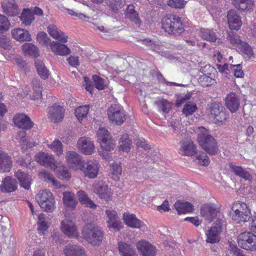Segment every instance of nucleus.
I'll list each match as a JSON object with an SVG mask.
<instances>
[{"label":"nucleus","instance_id":"64","mask_svg":"<svg viewBox=\"0 0 256 256\" xmlns=\"http://www.w3.org/2000/svg\"><path fill=\"white\" fill-rule=\"evenodd\" d=\"M108 226L116 231H119L122 228V223L119 218L108 222Z\"/></svg>","mask_w":256,"mask_h":256},{"label":"nucleus","instance_id":"10","mask_svg":"<svg viewBox=\"0 0 256 256\" xmlns=\"http://www.w3.org/2000/svg\"><path fill=\"white\" fill-rule=\"evenodd\" d=\"M64 109L56 104L48 108V118L54 123H58L62 120L64 118Z\"/></svg>","mask_w":256,"mask_h":256},{"label":"nucleus","instance_id":"17","mask_svg":"<svg viewBox=\"0 0 256 256\" xmlns=\"http://www.w3.org/2000/svg\"><path fill=\"white\" fill-rule=\"evenodd\" d=\"M225 104L231 112H235L240 106V98L236 94L230 92L225 98Z\"/></svg>","mask_w":256,"mask_h":256},{"label":"nucleus","instance_id":"1","mask_svg":"<svg viewBox=\"0 0 256 256\" xmlns=\"http://www.w3.org/2000/svg\"><path fill=\"white\" fill-rule=\"evenodd\" d=\"M197 139L199 144L210 155H216L219 150L216 140L210 135L208 130L204 127L198 128Z\"/></svg>","mask_w":256,"mask_h":256},{"label":"nucleus","instance_id":"32","mask_svg":"<svg viewBox=\"0 0 256 256\" xmlns=\"http://www.w3.org/2000/svg\"><path fill=\"white\" fill-rule=\"evenodd\" d=\"M118 249L122 256H138L133 247L128 243L119 242Z\"/></svg>","mask_w":256,"mask_h":256},{"label":"nucleus","instance_id":"48","mask_svg":"<svg viewBox=\"0 0 256 256\" xmlns=\"http://www.w3.org/2000/svg\"><path fill=\"white\" fill-rule=\"evenodd\" d=\"M56 172L60 178L66 180L70 179L71 176L67 168L63 166H56Z\"/></svg>","mask_w":256,"mask_h":256},{"label":"nucleus","instance_id":"30","mask_svg":"<svg viewBox=\"0 0 256 256\" xmlns=\"http://www.w3.org/2000/svg\"><path fill=\"white\" fill-rule=\"evenodd\" d=\"M64 253L66 256H86L84 250L76 245L68 244L66 246Z\"/></svg>","mask_w":256,"mask_h":256},{"label":"nucleus","instance_id":"57","mask_svg":"<svg viewBox=\"0 0 256 256\" xmlns=\"http://www.w3.org/2000/svg\"><path fill=\"white\" fill-rule=\"evenodd\" d=\"M142 44L146 45L154 52L159 53L161 52V46L158 43H156L151 40L148 39L144 40H142Z\"/></svg>","mask_w":256,"mask_h":256},{"label":"nucleus","instance_id":"9","mask_svg":"<svg viewBox=\"0 0 256 256\" xmlns=\"http://www.w3.org/2000/svg\"><path fill=\"white\" fill-rule=\"evenodd\" d=\"M220 214V208L214 203L204 204L200 208L202 216L209 222L213 221Z\"/></svg>","mask_w":256,"mask_h":256},{"label":"nucleus","instance_id":"24","mask_svg":"<svg viewBox=\"0 0 256 256\" xmlns=\"http://www.w3.org/2000/svg\"><path fill=\"white\" fill-rule=\"evenodd\" d=\"M61 229L68 236H76L77 235L76 226L71 220L66 219L62 220Z\"/></svg>","mask_w":256,"mask_h":256},{"label":"nucleus","instance_id":"23","mask_svg":"<svg viewBox=\"0 0 256 256\" xmlns=\"http://www.w3.org/2000/svg\"><path fill=\"white\" fill-rule=\"evenodd\" d=\"M11 34L14 38L17 41L24 42L32 40L31 36L28 30L20 28H14L11 30Z\"/></svg>","mask_w":256,"mask_h":256},{"label":"nucleus","instance_id":"18","mask_svg":"<svg viewBox=\"0 0 256 256\" xmlns=\"http://www.w3.org/2000/svg\"><path fill=\"white\" fill-rule=\"evenodd\" d=\"M180 154L182 156H192L196 154V146L192 140H186L180 142Z\"/></svg>","mask_w":256,"mask_h":256},{"label":"nucleus","instance_id":"27","mask_svg":"<svg viewBox=\"0 0 256 256\" xmlns=\"http://www.w3.org/2000/svg\"><path fill=\"white\" fill-rule=\"evenodd\" d=\"M17 188L16 180L10 176H7L2 180L0 190L3 192H11L15 191Z\"/></svg>","mask_w":256,"mask_h":256},{"label":"nucleus","instance_id":"21","mask_svg":"<svg viewBox=\"0 0 256 256\" xmlns=\"http://www.w3.org/2000/svg\"><path fill=\"white\" fill-rule=\"evenodd\" d=\"M3 12L10 16H14L18 13V7L14 0H4L2 2Z\"/></svg>","mask_w":256,"mask_h":256},{"label":"nucleus","instance_id":"62","mask_svg":"<svg viewBox=\"0 0 256 256\" xmlns=\"http://www.w3.org/2000/svg\"><path fill=\"white\" fill-rule=\"evenodd\" d=\"M32 158L29 156H26L24 158H20L18 160L17 163L22 166L30 168L32 166Z\"/></svg>","mask_w":256,"mask_h":256},{"label":"nucleus","instance_id":"35","mask_svg":"<svg viewBox=\"0 0 256 256\" xmlns=\"http://www.w3.org/2000/svg\"><path fill=\"white\" fill-rule=\"evenodd\" d=\"M174 206L178 214L190 212L193 210V206L188 202L178 200L174 204Z\"/></svg>","mask_w":256,"mask_h":256},{"label":"nucleus","instance_id":"46","mask_svg":"<svg viewBox=\"0 0 256 256\" xmlns=\"http://www.w3.org/2000/svg\"><path fill=\"white\" fill-rule=\"evenodd\" d=\"M120 150L123 152H128L132 144L131 140L128 138L127 134H123L119 141Z\"/></svg>","mask_w":256,"mask_h":256},{"label":"nucleus","instance_id":"44","mask_svg":"<svg viewBox=\"0 0 256 256\" xmlns=\"http://www.w3.org/2000/svg\"><path fill=\"white\" fill-rule=\"evenodd\" d=\"M250 210L244 211L242 213H232V219L236 223L242 222H245L248 220L250 218Z\"/></svg>","mask_w":256,"mask_h":256},{"label":"nucleus","instance_id":"2","mask_svg":"<svg viewBox=\"0 0 256 256\" xmlns=\"http://www.w3.org/2000/svg\"><path fill=\"white\" fill-rule=\"evenodd\" d=\"M162 28L166 32L174 36H180L184 28L180 18L174 14H167L162 20Z\"/></svg>","mask_w":256,"mask_h":256},{"label":"nucleus","instance_id":"58","mask_svg":"<svg viewBox=\"0 0 256 256\" xmlns=\"http://www.w3.org/2000/svg\"><path fill=\"white\" fill-rule=\"evenodd\" d=\"M49 148L54 150L57 155H60L62 154L63 150L62 148V144L59 140L54 141L49 145Z\"/></svg>","mask_w":256,"mask_h":256},{"label":"nucleus","instance_id":"11","mask_svg":"<svg viewBox=\"0 0 256 256\" xmlns=\"http://www.w3.org/2000/svg\"><path fill=\"white\" fill-rule=\"evenodd\" d=\"M80 170L84 176L90 178L96 177L99 170L98 163L96 161L90 160L84 162Z\"/></svg>","mask_w":256,"mask_h":256},{"label":"nucleus","instance_id":"47","mask_svg":"<svg viewBox=\"0 0 256 256\" xmlns=\"http://www.w3.org/2000/svg\"><path fill=\"white\" fill-rule=\"evenodd\" d=\"M46 216L44 214H40L38 216V228L39 233L44 234L48 228V223L46 222Z\"/></svg>","mask_w":256,"mask_h":256},{"label":"nucleus","instance_id":"20","mask_svg":"<svg viewBox=\"0 0 256 256\" xmlns=\"http://www.w3.org/2000/svg\"><path fill=\"white\" fill-rule=\"evenodd\" d=\"M136 247L142 256H154L156 254L155 247L146 241L138 242Z\"/></svg>","mask_w":256,"mask_h":256},{"label":"nucleus","instance_id":"38","mask_svg":"<svg viewBox=\"0 0 256 256\" xmlns=\"http://www.w3.org/2000/svg\"><path fill=\"white\" fill-rule=\"evenodd\" d=\"M32 85L34 93L32 96L31 99L33 100H40L42 98V88L40 80L34 79L32 82Z\"/></svg>","mask_w":256,"mask_h":256},{"label":"nucleus","instance_id":"33","mask_svg":"<svg viewBox=\"0 0 256 256\" xmlns=\"http://www.w3.org/2000/svg\"><path fill=\"white\" fill-rule=\"evenodd\" d=\"M63 194V202L68 208L74 210L78 202H76L74 193L70 192H65Z\"/></svg>","mask_w":256,"mask_h":256},{"label":"nucleus","instance_id":"22","mask_svg":"<svg viewBox=\"0 0 256 256\" xmlns=\"http://www.w3.org/2000/svg\"><path fill=\"white\" fill-rule=\"evenodd\" d=\"M222 226L220 224L212 226L206 232V242L211 244L216 243L220 240L219 235L222 232Z\"/></svg>","mask_w":256,"mask_h":256},{"label":"nucleus","instance_id":"56","mask_svg":"<svg viewBox=\"0 0 256 256\" xmlns=\"http://www.w3.org/2000/svg\"><path fill=\"white\" fill-rule=\"evenodd\" d=\"M230 70L234 74V76L236 77L242 78L244 76V73L240 64H230Z\"/></svg>","mask_w":256,"mask_h":256},{"label":"nucleus","instance_id":"43","mask_svg":"<svg viewBox=\"0 0 256 256\" xmlns=\"http://www.w3.org/2000/svg\"><path fill=\"white\" fill-rule=\"evenodd\" d=\"M124 0H107L108 7L114 14H118L120 9L124 6Z\"/></svg>","mask_w":256,"mask_h":256},{"label":"nucleus","instance_id":"52","mask_svg":"<svg viewBox=\"0 0 256 256\" xmlns=\"http://www.w3.org/2000/svg\"><path fill=\"white\" fill-rule=\"evenodd\" d=\"M232 209L233 211L232 213H242L244 211L250 210L246 203L240 202L234 203Z\"/></svg>","mask_w":256,"mask_h":256},{"label":"nucleus","instance_id":"12","mask_svg":"<svg viewBox=\"0 0 256 256\" xmlns=\"http://www.w3.org/2000/svg\"><path fill=\"white\" fill-rule=\"evenodd\" d=\"M36 160L40 164L55 170L56 164L54 156L44 152H40L36 154Z\"/></svg>","mask_w":256,"mask_h":256},{"label":"nucleus","instance_id":"49","mask_svg":"<svg viewBox=\"0 0 256 256\" xmlns=\"http://www.w3.org/2000/svg\"><path fill=\"white\" fill-rule=\"evenodd\" d=\"M89 108L88 106H80L75 110V114L78 121L81 122L87 116Z\"/></svg>","mask_w":256,"mask_h":256},{"label":"nucleus","instance_id":"55","mask_svg":"<svg viewBox=\"0 0 256 256\" xmlns=\"http://www.w3.org/2000/svg\"><path fill=\"white\" fill-rule=\"evenodd\" d=\"M10 27V23L8 18L0 14V33H3L8 30Z\"/></svg>","mask_w":256,"mask_h":256},{"label":"nucleus","instance_id":"50","mask_svg":"<svg viewBox=\"0 0 256 256\" xmlns=\"http://www.w3.org/2000/svg\"><path fill=\"white\" fill-rule=\"evenodd\" d=\"M226 38L232 44L236 46L237 48L240 45V43L243 42L240 38V36L234 32L228 33Z\"/></svg>","mask_w":256,"mask_h":256},{"label":"nucleus","instance_id":"36","mask_svg":"<svg viewBox=\"0 0 256 256\" xmlns=\"http://www.w3.org/2000/svg\"><path fill=\"white\" fill-rule=\"evenodd\" d=\"M77 196L80 202L85 204L86 207L95 209L97 206L94 203L92 200L90 199L86 194L83 190H80L77 192Z\"/></svg>","mask_w":256,"mask_h":256},{"label":"nucleus","instance_id":"39","mask_svg":"<svg viewBox=\"0 0 256 256\" xmlns=\"http://www.w3.org/2000/svg\"><path fill=\"white\" fill-rule=\"evenodd\" d=\"M22 23L26 26H30L34 20L33 12L28 9H24L20 16Z\"/></svg>","mask_w":256,"mask_h":256},{"label":"nucleus","instance_id":"31","mask_svg":"<svg viewBox=\"0 0 256 256\" xmlns=\"http://www.w3.org/2000/svg\"><path fill=\"white\" fill-rule=\"evenodd\" d=\"M12 166L11 158L0 150V172H9Z\"/></svg>","mask_w":256,"mask_h":256},{"label":"nucleus","instance_id":"19","mask_svg":"<svg viewBox=\"0 0 256 256\" xmlns=\"http://www.w3.org/2000/svg\"><path fill=\"white\" fill-rule=\"evenodd\" d=\"M94 192L98 194L100 198L104 200H108L112 195L110 188L102 182H98L94 186Z\"/></svg>","mask_w":256,"mask_h":256},{"label":"nucleus","instance_id":"13","mask_svg":"<svg viewBox=\"0 0 256 256\" xmlns=\"http://www.w3.org/2000/svg\"><path fill=\"white\" fill-rule=\"evenodd\" d=\"M227 18L228 26L232 30H238L242 25L241 17L234 10L228 12Z\"/></svg>","mask_w":256,"mask_h":256},{"label":"nucleus","instance_id":"6","mask_svg":"<svg viewBox=\"0 0 256 256\" xmlns=\"http://www.w3.org/2000/svg\"><path fill=\"white\" fill-rule=\"evenodd\" d=\"M107 112L110 121L117 125H121L126 120V116L120 105H112L108 108Z\"/></svg>","mask_w":256,"mask_h":256},{"label":"nucleus","instance_id":"15","mask_svg":"<svg viewBox=\"0 0 256 256\" xmlns=\"http://www.w3.org/2000/svg\"><path fill=\"white\" fill-rule=\"evenodd\" d=\"M77 144L82 152L86 155L92 154L94 148V144L90 138L82 137L78 139Z\"/></svg>","mask_w":256,"mask_h":256},{"label":"nucleus","instance_id":"29","mask_svg":"<svg viewBox=\"0 0 256 256\" xmlns=\"http://www.w3.org/2000/svg\"><path fill=\"white\" fill-rule=\"evenodd\" d=\"M126 18L130 20L131 22L138 26L141 24V20L139 17L138 14L134 10V5L130 4L128 6L126 10L124 12Z\"/></svg>","mask_w":256,"mask_h":256},{"label":"nucleus","instance_id":"8","mask_svg":"<svg viewBox=\"0 0 256 256\" xmlns=\"http://www.w3.org/2000/svg\"><path fill=\"white\" fill-rule=\"evenodd\" d=\"M210 114L216 122L223 124L229 117V114L220 102H212L210 107Z\"/></svg>","mask_w":256,"mask_h":256},{"label":"nucleus","instance_id":"51","mask_svg":"<svg viewBox=\"0 0 256 256\" xmlns=\"http://www.w3.org/2000/svg\"><path fill=\"white\" fill-rule=\"evenodd\" d=\"M198 82L202 86H208L213 84L215 80L210 76L203 74L199 77Z\"/></svg>","mask_w":256,"mask_h":256},{"label":"nucleus","instance_id":"61","mask_svg":"<svg viewBox=\"0 0 256 256\" xmlns=\"http://www.w3.org/2000/svg\"><path fill=\"white\" fill-rule=\"evenodd\" d=\"M159 108L164 113L168 114L172 108V104L168 100L162 99L158 102Z\"/></svg>","mask_w":256,"mask_h":256},{"label":"nucleus","instance_id":"60","mask_svg":"<svg viewBox=\"0 0 256 256\" xmlns=\"http://www.w3.org/2000/svg\"><path fill=\"white\" fill-rule=\"evenodd\" d=\"M0 46L4 50H10L12 45L10 38L2 34L0 35Z\"/></svg>","mask_w":256,"mask_h":256},{"label":"nucleus","instance_id":"26","mask_svg":"<svg viewBox=\"0 0 256 256\" xmlns=\"http://www.w3.org/2000/svg\"><path fill=\"white\" fill-rule=\"evenodd\" d=\"M15 175L20 182V186L25 190H28L32 182L31 176L20 170L16 172Z\"/></svg>","mask_w":256,"mask_h":256},{"label":"nucleus","instance_id":"3","mask_svg":"<svg viewBox=\"0 0 256 256\" xmlns=\"http://www.w3.org/2000/svg\"><path fill=\"white\" fill-rule=\"evenodd\" d=\"M40 207L45 212H52L55 208V200L52 194L46 190H40L36 196Z\"/></svg>","mask_w":256,"mask_h":256},{"label":"nucleus","instance_id":"28","mask_svg":"<svg viewBox=\"0 0 256 256\" xmlns=\"http://www.w3.org/2000/svg\"><path fill=\"white\" fill-rule=\"evenodd\" d=\"M229 166L232 172L240 178L246 180H252V176L242 166H236L232 163L230 164Z\"/></svg>","mask_w":256,"mask_h":256},{"label":"nucleus","instance_id":"40","mask_svg":"<svg viewBox=\"0 0 256 256\" xmlns=\"http://www.w3.org/2000/svg\"><path fill=\"white\" fill-rule=\"evenodd\" d=\"M23 52L30 56L37 57L39 56L38 49L31 43H25L22 46Z\"/></svg>","mask_w":256,"mask_h":256},{"label":"nucleus","instance_id":"37","mask_svg":"<svg viewBox=\"0 0 256 256\" xmlns=\"http://www.w3.org/2000/svg\"><path fill=\"white\" fill-rule=\"evenodd\" d=\"M232 3L237 9L242 11L250 10L254 5L252 0H233Z\"/></svg>","mask_w":256,"mask_h":256},{"label":"nucleus","instance_id":"34","mask_svg":"<svg viewBox=\"0 0 256 256\" xmlns=\"http://www.w3.org/2000/svg\"><path fill=\"white\" fill-rule=\"evenodd\" d=\"M123 218L126 224L132 228H140L142 223L134 214H124Z\"/></svg>","mask_w":256,"mask_h":256},{"label":"nucleus","instance_id":"42","mask_svg":"<svg viewBox=\"0 0 256 256\" xmlns=\"http://www.w3.org/2000/svg\"><path fill=\"white\" fill-rule=\"evenodd\" d=\"M238 48L246 58H251L254 56L252 47L245 42H241Z\"/></svg>","mask_w":256,"mask_h":256},{"label":"nucleus","instance_id":"16","mask_svg":"<svg viewBox=\"0 0 256 256\" xmlns=\"http://www.w3.org/2000/svg\"><path fill=\"white\" fill-rule=\"evenodd\" d=\"M66 159L70 166L75 170H80L84 164L81 156L75 152H68L66 153Z\"/></svg>","mask_w":256,"mask_h":256},{"label":"nucleus","instance_id":"7","mask_svg":"<svg viewBox=\"0 0 256 256\" xmlns=\"http://www.w3.org/2000/svg\"><path fill=\"white\" fill-rule=\"evenodd\" d=\"M98 140L103 150L110 152L114 148V140L112 138L109 132L105 128L98 129L97 132Z\"/></svg>","mask_w":256,"mask_h":256},{"label":"nucleus","instance_id":"41","mask_svg":"<svg viewBox=\"0 0 256 256\" xmlns=\"http://www.w3.org/2000/svg\"><path fill=\"white\" fill-rule=\"evenodd\" d=\"M35 66L36 68L38 75L44 80L48 78L49 71L46 67L44 62L40 60L35 61Z\"/></svg>","mask_w":256,"mask_h":256},{"label":"nucleus","instance_id":"63","mask_svg":"<svg viewBox=\"0 0 256 256\" xmlns=\"http://www.w3.org/2000/svg\"><path fill=\"white\" fill-rule=\"evenodd\" d=\"M196 159L198 160V162L203 166H208L210 162L209 157L204 153L197 156Z\"/></svg>","mask_w":256,"mask_h":256},{"label":"nucleus","instance_id":"53","mask_svg":"<svg viewBox=\"0 0 256 256\" xmlns=\"http://www.w3.org/2000/svg\"><path fill=\"white\" fill-rule=\"evenodd\" d=\"M36 40L39 44L43 46H47L49 44H50L52 42L48 34L43 32L38 34Z\"/></svg>","mask_w":256,"mask_h":256},{"label":"nucleus","instance_id":"59","mask_svg":"<svg viewBox=\"0 0 256 256\" xmlns=\"http://www.w3.org/2000/svg\"><path fill=\"white\" fill-rule=\"evenodd\" d=\"M92 80L95 87L98 90H104L106 86L104 80L97 75L92 76Z\"/></svg>","mask_w":256,"mask_h":256},{"label":"nucleus","instance_id":"4","mask_svg":"<svg viewBox=\"0 0 256 256\" xmlns=\"http://www.w3.org/2000/svg\"><path fill=\"white\" fill-rule=\"evenodd\" d=\"M84 238L94 246L98 245L102 241L104 234L98 226H85L82 231Z\"/></svg>","mask_w":256,"mask_h":256},{"label":"nucleus","instance_id":"14","mask_svg":"<svg viewBox=\"0 0 256 256\" xmlns=\"http://www.w3.org/2000/svg\"><path fill=\"white\" fill-rule=\"evenodd\" d=\"M14 122L17 127L22 129L29 130L34 124L28 116L22 114H16L14 118Z\"/></svg>","mask_w":256,"mask_h":256},{"label":"nucleus","instance_id":"54","mask_svg":"<svg viewBox=\"0 0 256 256\" xmlns=\"http://www.w3.org/2000/svg\"><path fill=\"white\" fill-rule=\"evenodd\" d=\"M197 110V106L194 102H188L184 104L182 112L186 116L193 114Z\"/></svg>","mask_w":256,"mask_h":256},{"label":"nucleus","instance_id":"25","mask_svg":"<svg viewBox=\"0 0 256 256\" xmlns=\"http://www.w3.org/2000/svg\"><path fill=\"white\" fill-rule=\"evenodd\" d=\"M52 51L55 54L65 56L71 53V50L65 44L53 41L50 42Z\"/></svg>","mask_w":256,"mask_h":256},{"label":"nucleus","instance_id":"5","mask_svg":"<svg viewBox=\"0 0 256 256\" xmlns=\"http://www.w3.org/2000/svg\"><path fill=\"white\" fill-rule=\"evenodd\" d=\"M238 243L244 250L250 252L256 250V236L252 232H244L240 234Z\"/></svg>","mask_w":256,"mask_h":256},{"label":"nucleus","instance_id":"45","mask_svg":"<svg viewBox=\"0 0 256 256\" xmlns=\"http://www.w3.org/2000/svg\"><path fill=\"white\" fill-rule=\"evenodd\" d=\"M200 36L202 39L210 42H214L217 39L216 33L209 29H201Z\"/></svg>","mask_w":256,"mask_h":256}]
</instances>
